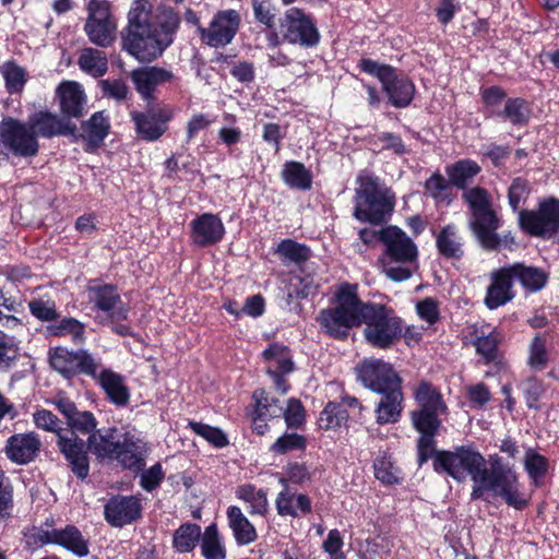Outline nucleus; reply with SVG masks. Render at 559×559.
<instances>
[{
	"label": "nucleus",
	"instance_id": "obj_29",
	"mask_svg": "<svg viewBox=\"0 0 559 559\" xmlns=\"http://www.w3.org/2000/svg\"><path fill=\"white\" fill-rule=\"evenodd\" d=\"M122 437L117 429H109L105 433H92L87 440L88 448L98 457L112 460L118 454Z\"/></svg>",
	"mask_w": 559,
	"mask_h": 559
},
{
	"label": "nucleus",
	"instance_id": "obj_56",
	"mask_svg": "<svg viewBox=\"0 0 559 559\" xmlns=\"http://www.w3.org/2000/svg\"><path fill=\"white\" fill-rule=\"evenodd\" d=\"M13 509V488L5 481L4 473L0 469V523L12 516Z\"/></svg>",
	"mask_w": 559,
	"mask_h": 559
},
{
	"label": "nucleus",
	"instance_id": "obj_9",
	"mask_svg": "<svg viewBox=\"0 0 559 559\" xmlns=\"http://www.w3.org/2000/svg\"><path fill=\"white\" fill-rule=\"evenodd\" d=\"M49 359L51 367L67 379L80 373L96 378L102 367L100 360L85 349L73 352L57 347L50 352Z\"/></svg>",
	"mask_w": 559,
	"mask_h": 559
},
{
	"label": "nucleus",
	"instance_id": "obj_20",
	"mask_svg": "<svg viewBox=\"0 0 559 559\" xmlns=\"http://www.w3.org/2000/svg\"><path fill=\"white\" fill-rule=\"evenodd\" d=\"M191 241L199 247H210L219 242L225 235L222 219L212 213L199 215L190 223Z\"/></svg>",
	"mask_w": 559,
	"mask_h": 559
},
{
	"label": "nucleus",
	"instance_id": "obj_64",
	"mask_svg": "<svg viewBox=\"0 0 559 559\" xmlns=\"http://www.w3.org/2000/svg\"><path fill=\"white\" fill-rule=\"evenodd\" d=\"M283 416L288 427H299L305 420V411L301 403L296 399H289L283 411Z\"/></svg>",
	"mask_w": 559,
	"mask_h": 559
},
{
	"label": "nucleus",
	"instance_id": "obj_46",
	"mask_svg": "<svg viewBox=\"0 0 559 559\" xmlns=\"http://www.w3.org/2000/svg\"><path fill=\"white\" fill-rule=\"evenodd\" d=\"M452 183L440 174H433L425 183L429 195L438 203L449 204L452 200Z\"/></svg>",
	"mask_w": 559,
	"mask_h": 559
},
{
	"label": "nucleus",
	"instance_id": "obj_19",
	"mask_svg": "<svg viewBox=\"0 0 559 559\" xmlns=\"http://www.w3.org/2000/svg\"><path fill=\"white\" fill-rule=\"evenodd\" d=\"M60 452L64 455L72 472L80 478H85L90 472L85 442L73 431L59 432L57 440Z\"/></svg>",
	"mask_w": 559,
	"mask_h": 559
},
{
	"label": "nucleus",
	"instance_id": "obj_43",
	"mask_svg": "<svg viewBox=\"0 0 559 559\" xmlns=\"http://www.w3.org/2000/svg\"><path fill=\"white\" fill-rule=\"evenodd\" d=\"M349 413L338 403L330 402L320 413L318 425L323 430H331L341 427L347 421Z\"/></svg>",
	"mask_w": 559,
	"mask_h": 559
},
{
	"label": "nucleus",
	"instance_id": "obj_53",
	"mask_svg": "<svg viewBox=\"0 0 559 559\" xmlns=\"http://www.w3.org/2000/svg\"><path fill=\"white\" fill-rule=\"evenodd\" d=\"M68 426L70 427L68 430L75 435L76 432L92 435L97 427V420L91 412L76 411L68 420Z\"/></svg>",
	"mask_w": 559,
	"mask_h": 559
},
{
	"label": "nucleus",
	"instance_id": "obj_23",
	"mask_svg": "<svg viewBox=\"0 0 559 559\" xmlns=\"http://www.w3.org/2000/svg\"><path fill=\"white\" fill-rule=\"evenodd\" d=\"M27 123L36 134V138L73 134L76 129L75 126L69 121L47 111L35 112L28 118Z\"/></svg>",
	"mask_w": 559,
	"mask_h": 559
},
{
	"label": "nucleus",
	"instance_id": "obj_16",
	"mask_svg": "<svg viewBox=\"0 0 559 559\" xmlns=\"http://www.w3.org/2000/svg\"><path fill=\"white\" fill-rule=\"evenodd\" d=\"M380 241L385 246L380 258L395 260L400 265H416L418 250L405 231L396 226H388L379 230Z\"/></svg>",
	"mask_w": 559,
	"mask_h": 559
},
{
	"label": "nucleus",
	"instance_id": "obj_55",
	"mask_svg": "<svg viewBox=\"0 0 559 559\" xmlns=\"http://www.w3.org/2000/svg\"><path fill=\"white\" fill-rule=\"evenodd\" d=\"M193 432H195L198 436L204 438L206 441H209L211 444L215 445L216 448H223L227 445L228 440L225 433L215 427L202 424V423H195L191 421L189 424Z\"/></svg>",
	"mask_w": 559,
	"mask_h": 559
},
{
	"label": "nucleus",
	"instance_id": "obj_40",
	"mask_svg": "<svg viewBox=\"0 0 559 559\" xmlns=\"http://www.w3.org/2000/svg\"><path fill=\"white\" fill-rule=\"evenodd\" d=\"M56 545H60L78 556H86L88 547L80 531L72 525L59 530Z\"/></svg>",
	"mask_w": 559,
	"mask_h": 559
},
{
	"label": "nucleus",
	"instance_id": "obj_31",
	"mask_svg": "<svg viewBox=\"0 0 559 559\" xmlns=\"http://www.w3.org/2000/svg\"><path fill=\"white\" fill-rule=\"evenodd\" d=\"M110 129L109 116L105 111H97L82 123V138L92 147H98Z\"/></svg>",
	"mask_w": 559,
	"mask_h": 559
},
{
	"label": "nucleus",
	"instance_id": "obj_32",
	"mask_svg": "<svg viewBox=\"0 0 559 559\" xmlns=\"http://www.w3.org/2000/svg\"><path fill=\"white\" fill-rule=\"evenodd\" d=\"M99 382L107 393L108 397L116 404H126L129 400V392L124 385L123 378L109 369L97 370V377L94 378Z\"/></svg>",
	"mask_w": 559,
	"mask_h": 559
},
{
	"label": "nucleus",
	"instance_id": "obj_25",
	"mask_svg": "<svg viewBox=\"0 0 559 559\" xmlns=\"http://www.w3.org/2000/svg\"><path fill=\"white\" fill-rule=\"evenodd\" d=\"M379 394L381 397L374 408L377 424L386 425L397 423L404 407L402 385L383 391Z\"/></svg>",
	"mask_w": 559,
	"mask_h": 559
},
{
	"label": "nucleus",
	"instance_id": "obj_49",
	"mask_svg": "<svg viewBox=\"0 0 559 559\" xmlns=\"http://www.w3.org/2000/svg\"><path fill=\"white\" fill-rule=\"evenodd\" d=\"M20 357L17 344L7 335H0V373L10 371Z\"/></svg>",
	"mask_w": 559,
	"mask_h": 559
},
{
	"label": "nucleus",
	"instance_id": "obj_28",
	"mask_svg": "<svg viewBox=\"0 0 559 559\" xmlns=\"http://www.w3.org/2000/svg\"><path fill=\"white\" fill-rule=\"evenodd\" d=\"M275 506L277 513L282 516L297 518L311 511L309 497L304 493H297L286 485L277 495Z\"/></svg>",
	"mask_w": 559,
	"mask_h": 559
},
{
	"label": "nucleus",
	"instance_id": "obj_45",
	"mask_svg": "<svg viewBox=\"0 0 559 559\" xmlns=\"http://www.w3.org/2000/svg\"><path fill=\"white\" fill-rule=\"evenodd\" d=\"M418 432H420V438L418 440V463L423 465L428 459L431 456L435 450V435L440 426V423H433L431 427L419 426L418 424H413Z\"/></svg>",
	"mask_w": 559,
	"mask_h": 559
},
{
	"label": "nucleus",
	"instance_id": "obj_6",
	"mask_svg": "<svg viewBox=\"0 0 559 559\" xmlns=\"http://www.w3.org/2000/svg\"><path fill=\"white\" fill-rule=\"evenodd\" d=\"M87 17L84 33L97 47L108 48L117 39L118 23L106 0H90L86 4Z\"/></svg>",
	"mask_w": 559,
	"mask_h": 559
},
{
	"label": "nucleus",
	"instance_id": "obj_59",
	"mask_svg": "<svg viewBox=\"0 0 559 559\" xmlns=\"http://www.w3.org/2000/svg\"><path fill=\"white\" fill-rule=\"evenodd\" d=\"M254 396L257 399L255 414L260 417L278 418L283 415L284 407L277 399L263 396V392L260 397H258L257 393H254Z\"/></svg>",
	"mask_w": 559,
	"mask_h": 559
},
{
	"label": "nucleus",
	"instance_id": "obj_10",
	"mask_svg": "<svg viewBox=\"0 0 559 559\" xmlns=\"http://www.w3.org/2000/svg\"><path fill=\"white\" fill-rule=\"evenodd\" d=\"M0 141L14 155L22 157L35 156L39 145L36 134L26 122L7 118L0 123Z\"/></svg>",
	"mask_w": 559,
	"mask_h": 559
},
{
	"label": "nucleus",
	"instance_id": "obj_17",
	"mask_svg": "<svg viewBox=\"0 0 559 559\" xmlns=\"http://www.w3.org/2000/svg\"><path fill=\"white\" fill-rule=\"evenodd\" d=\"M87 293L94 308L105 314L102 320L116 322L128 319L129 309L122 302L115 286L93 285L88 287Z\"/></svg>",
	"mask_w": 559,
	"mask_h": 559
},
{
	"label": "nucleus",
	"instance_id": "obj_60",
	"mask_svg": "<svg viewBox=\"0 0 559 559\" xmlns=\"http://www.w3.org/2000/svg\"><path fill=\"white\" fill-rule=\"evenodd\" d=\"M306 447V440L298 433H285L280 437L272 445V451L278 454H285L294 450H301Z\"/></svg>",
	"mask_w": 559,
	"mask_h": 559
},
{
	"label": "nucleus",
	"instance_id": "obj_24",
	"mask_svg": "<svg viewBox=\"0 0 559 559\" xmlns=\"http://www.w3.org/2000/svg\"><path fill=\"white\" fill-rule=\"evenodd\" d=\"M130 76L140 95L144 99H148L155 88L163 83L170 82L174 74L163 68L145 67L133 70Z\"/></svg>",
	"mask_w": 559,
	"mask_h": 559
},
{
	"label": "nucleus",
	"instance_id": "obj_12",
	"mask_svg": "<svg viewBox=\"0 0 559 559\" xmlns=\"http://www.w3.org/2000/svg\"><path fill=\"white\" fill-rule=\"evenodd\" d=\"M418 409L412 413V423L419 426L431 427L440 423L439 415L445 413L447 405L440 391L432 384L421 381L414 391Z\"/></svg>",
	"mask_w": 559,
	"mask_h": 559
},
{
	"label": "nucleus",
	"instance_id": "obj_21",
	"mask_svg": "<svg viewBox=\"0 0 559 559\" xmlns=\"http://www.w3.org/2000/svg\"><path fill=\"white\" fill-rule=\"evenodd\" d=\"M40 445V440L35 432L16 433L7 440L4 453L10 461L24 465L36 457Z\"/></svg>",
	"mask_w": 559,
	"mask_h": 559
},
{
	"label": "nucleus",
	"instance_id": "obj_26",
	"mask_svg": "<svg viewBox=\"0 0 559 559\" xmlns=\"http://www.w3.org/2000/svg\"><path fill=\"white\" fill-rule=\"evenodd\" d=\"M526 475L535 489L546 488L552 481L550 460L533 448H526Z\"/></svg>",
	"mask_w": 559,
	"mask_h": 559
},
{
	"label": "nucleus",
	"instance_id": "obj_38",
	"mask_svg": "<svg viewBox=\"0 0 559 559\" xmlns=\"http://www.w3.org/2000/svg\"><path fill=\"white\" fill-rule=\"evenodd\" d=\"M263 357L267 361V373H288L293 370L292 355L280 344L270 345L263 352Z\"/></svg>",
	"mask_w": 559,
	"mask_h": 559
},
{
	"label": "nucleus",
	"instance_id": "obj_37",
	"mask_svg": "<svg viewBox=\"0 0 559 559\" xmlns=\"http://www.w3.org/2000/svg\"><path fill=\"white\" fill-rule=\"evenodd\" d=\"M78 64L82 71L94 78H100L107 72L108 59L105 52L88 47L82 49Z\"/></svg>",
	"mask_w": 559,
	"mask_h": 559
},
{
	"label": "nucleus",
	"instance_id": "obj_61",
	"mask_svg": "<svg viewBox=\"0 0 559 559\" xmlns=\"http://www.w3.org/2000/svg\"><path fill=\"white\" fill-rule=\"evenodd\" d=\"M33 420L37 428L45 431L55 432L57 438L59 432H64L66 429L59 427V419L48 409H38L33 414Z\"/></svg>",
	"mask_w": 559,
	"mask_h": 559
},
{
	"label": "nucleus",
	"instance_id": "obj_62",
	"mask_svg": "<svg viewBox=\"0 0 559 559\" xmlns=\"http://www.w3.org/2000/svg\"><path fill=\"white\" fill-rule=\"evenodd\" d=\"M254 17L265 26L272 28L275 25V8L270 0H252Z\"/></svg>",
	"mask_w": 559,
	"mask_h": 559
},
{
	"label": "nucleus",
	"instance_id": "obj_13",
	"mask_svg": "<svg viewBox=\"0 0 559 559\" xmlns=\"http://www.w3.org/2000/svg\"><path fill=\"white\" fill-rule=\"evenodd\" d=\"M239 25L240 14L236 10L218 11L207 27L199 26L200 38L210 47H224L233 41Z\"/></svg>",
	"mask_w": 559,
	"mask_h": 559
},
{
	"label": "nucleus",
	"instance_id": "obj_36",
	"mask_svg": "<svg viewBox=\"0 0 559 559\" xmlns=\"http://www.w3.org/2000/svg\"><path fill=\"white\" fill-rule=\"evenodd\" d=\"M236 497L248 506L250 514L265 515L267 513L269 501L265 490L257 489L251 484H245L237 488Z\"/></svg>",
	"mask_w": 559,
	"mask_h": 559
},
{
	"label": "nucleus",
	"instance_id": "obj_11",
	"mask_svg": "<svg viewBox=\"0 0 559 559\" xmlns=\"http://www.w3.org/2000/svg\"><path fill=\"white\" fill-rule=\"evenodd\" d=\"M514 277H518L524 284V265L515 264L491 272L490 284L484 298V304L489 310L504 306L513 299L512 283Z\"/></svg>",
	"mask_w": 559,
	"mask_h": 559
},
{
	"label": "nucleus",
	"instance_id": "obj_8",
	"mask_svg": "<svg viewBox=\"0 0 559 559\" xmlns=\"http://www.w3.org/2000/svg\"><path fill=\"white\" fill-rule=\"evenodd\" d=\"M525 229L527 235L544 240L559 234V198L540 199L535 210H526Z\"/></svg>",
	"mask_w": 559,
	"mask_h": 559
},
{
	"label": "nucleus",
	"instance_id": "obj_57",
	"mask_svg": "<svg viewBox=\"0 0 559 559\" xmlns=\"http://www.w3.org/2000/svg\"><path fill=\"white\" fill-rule=\"evenodd\" d=\"M524 195V180L522 178H515L509 188V204L514 212H518L519 225L524 228V207L522 206Z\"/></svg>",
	"mask_w": 559,
	"mask_h": 559
},
{
	"label": "nucleus",
	"instance_id": "obj_15",
	"mask_svg": "<svg viewBox=\"0 0 559 559\" xmlns=\"http://www.w3.org/2000/svg\"><path fill=\"white\" fill-rule=\"evenodd\" d=\"M281 27L284 38L292 44L312 47L319 43L320 35L316 25L298 8H290L285 12Z\"/></svg>",
	"mask_w": 559,
	"mask_h": 559
},
{
	"label": "nucleus",
	"instance_id": "obj_58",
	"mask_svg": "<svg viewBox=\"0 0 559 559\" xmlns=\"http://www.w3.org/2000/svg\"><path fill=\"white\" fill-rule=\"evenodd\" d=\"M549 272L537 266H528L525 269V287L526 292H540L549 282Z\"/></svg>",
	"mask_w": 559,
	"mask_h": 559
},
{
	"label": "nucleus",
	"instance_id": "obj_51",
	"mask_svg": "<svg viewBox=\"0 0 559 559\" xmlns=\"http://www.w3.org/2000/svg\"><path fill=\"white\" fill-rule=\"evenodd\" d=\"M277 253L285 260L294 263H301L309 259L310 250L305 245L292 239H285L277 246Z\"/></svg>",
	"mask_w": 559,
	"mask_h": 559
},
{
	"label": "nucleus",
	"instance_id": "obj_14",
	"mask_svg": "<svg viewBox=\"0 0 559 559\" xmlns=\"http://www.w3.org/2000/svg\"><path fill=\"white\" fill-rule=\"evenodd\" d=\"M356 369L364 386L376 393L402 385V380L392 366L381 359H365Z\"/></svg>",
	"mask_w": 559,
	"mask_h": 559
},
{
	"label": "nucleus",
	"instance_id": "obj_47",
	"mask_svg": "<svg viewBox=\"0 0 559 559\" xmlns=\"http://www.w3.org/2000/svg\"><path fill=\"white\" fill-rule=\"evenodd\" d=\"M500 343V335L497 331L492 330L488 334H483L474 340L476 352L480 355L486 362L495 361L498 358V345Z\"/></svg>",
	"mask_w": 559,
	"mask_h": 559
},
{
	"label": "nucleus",
	"instance_id": "obj_50",
	"mask_svg": "<svg viewBox=\"0 0 559 559\" xmlns=\"http://www.w3.org/2000/svg\"><path fill=\"white\" fill-rule=\"evenodd\" d=\"M51 331L52 334L57 336L70 335L75 344H83L85 341L84 324L74 318H66L61 320L58 324L51 326Z\"/></svg>",
	"mask_w": 559,
	"mask_h": 559
},
{
	"label": "nucleus",
	"instance_id": "obj_63",
	"mask_svg": "<svg viewBox=\"0 0 559 559\" xmlns=\"http://www.w3.org/2000/svg\"><path fill=\"white\" fill-rule=\"evenodd\" d=\"M416 311L419 318L429 325L435 324L440 317L438 302L429 297L417 302Z\"/></svg>",
	"mask_w": 559,
	"mask_h": 559
},
{
	"label": "nucleus",
	"instance_id": "obj_44",
	"mask_svg": "<svg viewBox=\"0 0 559 559\" xmlns=\"http://www.w3.org/2000/svg\"><path fill=\"white\" fill-rule=\"evenodd\" d=\"M548 362L547 338L542 334H536L530 344L527 364L533 370L543 371L548 366Z\"/></svg>",
	"mask_w": 559,
	"mask_h": 559
},
{
	"label": "nucleus",
	"instance_id": "obj_48",
	"mask_svg": "<svg viewBox=\"0 0 559 559\" xmlns=\"http://www.w3.org/2000/svg\"><path fill=\"white\" fill-rule=\"evenodd\" d=\"M10 93H19L26 83V71L14 62H5L0 70Z\"/></svg>",
	"mask_w": 559,
	"mask_h": 559
},
{
	"label": "nucleus",
	"instance_id": "obj_7",
	"mask_svg": "<svg viewBox=\"0 0 559 559\" xmlns=\"http://www.w3.org/2000/svg\"><path fill=\"white\" fill-rule=\"evenodd\" d=\"M360 68L364 72L379 79L394 107L401 108L409 105L415 92V86L409 80L397 76L392 67L371 59L361 60Z\"/></svg>",
	"mask_w": 559,
	"mask_h": 559
},
{
	"label": "nucleus",
	"instance_id": "obj_39",
	"mask_svg": "<svg viewBox=\"0 0 559 559\" xmlns=\"http://www.w3.org/2000/svg\"><path fill=\"white\" fill-rule=\"evenodd\" d=\"M201 554L205 559H225L226 549L218 534L217 526H207L200 539Z\"/></svg>",
	"mask_w": 559,
	"mask_h": 559
},
{
	"label": "nucleus",
	"instance_id": "obj_2",
	"mask_svg": "<svg viewBox=\"0 0 559 559\" xmlns=\"http://www.w3.org/2000/svg\"><path fill=\"white\" fill-rule=\"evenodd\" d=\"M435 468L443 471L454 479L464 480L471 476L474 481L472 498L478 499L485 492L502 497L509 506L522 509L523 501L518 490V479L510 468L495 463L488 469L485 459L475 451L460 448L454 452H439L435 459Z\"/></svg>",
	"mask_w": 559,
	"mask_h": 559
},
{
	"label": "nucleus",
	"instance_id": "obj_30",
	"mask_svg": "<svg viewBox=\"0 0 559 559\" xmlns=\"http://www.w3.org/2000/svg\"><path fill=\"white\" fill-rule=\"evenodd\" d=\"M436 246L441 255L447 259H461L463 257V239L455 225L444 226L436 236Z\"/></svg>",
	"mask_w": 559,
	"mask_h": 559
},
{
	"label": "nucleus",
	"instance_id": "obj_1",
	"mask_svg": "<svg viewBox=\"0 0 559 559\" xmlns=\"http://www.w3.org/2000/svg\"><path fill=\"white\" fill-rule=\"evenodd\" d=\"M317 322L322 332L343 340L349 330L365 324L366 341L378 348H389L402 335V321L393 310L379 304H365L357 294V285L342 283L336 286L328 308L321 309Z\"/></svg>",
	"mask_w": 559,
	"mask_h": 559
},
{
	"label": "nucleus",
	"instance_id": "obj_22",
	"mask_svg": "<svg viewBox=\"0 0 559 559\" xmlns=\"http://www.w3.org/2000/svg\"><path fill=\"white\" fill-rule=\"evenodd\" d=\"M105 519L115 527H121L141 515V506L134 497L117 496L105 504Z\"/></svg>",
	"mask_w": 559,
	"mask_h": 559
},
{
	"label": "nucleus",
	"instance_id": "obj_42",
	"mask_svg": "<svg viewBox=\"0 0 559 559\" xmlns=\"http://www.w3.org/2000/svg\"><path fill=\"white\" fill-rule=\"evenodd\" d=\"M282 176L285 183L293 188L307 190L311 187V175L301 163H286Z\"/></svg>",
	"mask_w": 559,
	"mask_h": 559
},
{
	"label": "nucleus",
	"instance_id": "obj_33",
	"mask_svg": "<svg viewBox=\"0 0 559 559\" xmlns=\"http://www.w3.org/2000/svg\"><path fill=\"white\" fill-rule=\"evenodd\" d=\"M229 526L238 544L249 545L257 539V532L251 522L246 518L239 507H230L227 510Z\"/></svg>",
	"mask_w": 559,
	"mask_h": 559
},
{
	"label": "nucleus",
	"instance_id": "obj_27",
	"mask_svg": "<svg viewBox=\"0 0 559 559\" xmlns=\"http://www.w3.org/2000/svg\"><path fill=\"white\" fill-rule=\"evenodd\" d=\"M60 107L63 115L79 118L83 115L86 96L76 82H63L58 87Z\"/></svg>",
	"mask_w": 559,
	"mask_h": 559
},
{
	"label": "nucleus",
	"instance_id": "obj_54",
	"mask_svg": "<svg viewBox=\"0 0 559 559\" xmlns=\"http://www.w3.org/2000/svg\"><path fill=\"white\" fill-rule=\"evenodd\" d=\"M378 264L380 265L382 272L392 281L403 282L408 280L412 276L413 269L412 265H400V263L395 260H390L389 258H379Z\"/></svg>",
	"mask_w": 559,
	"mask_h": 559
},
{
	"label": "nucleus",
	"instance_id": "obj_3",
	"mask_svg": "<svg viewBox=\"0 0 559 559\" xmlns=\"http://www.w3.org/2000/svg\"><path fill=\"white\" fill-rule=\"evenodd\" d=\"M179 23V15L171 9L154 15L148 0H134L121 34L122 48L140 61H152L173 43Z\"/></svg>",
	"mask_w": 559,
	"mask_h": 559
},
{
	"label": "nucleus",
	"instance_id": "obj_35",
	"mask_svg": "<svg viewBox=\"0 0 559 559\" xmlns=\"http://www.w3.org/2000/svg\"><path fill=\"white\" fill-rule=\"evenodd\" d=\"M480 166L472 159H461L447 167L445 171L452 186L465 189L480 173Z\"/></svg>",
	"mask_w": 559,
	"mask_h": 559
},
{
	"label": "nucleus",
	"instance_id": "obj_4",
	"mask_svg": "<svg viewBox=\"0 0 559 559\" xmlns=\"http://www.w3.org/2000/svg\"><path fill=\"white\" fill-rule=\"evenodd\" d=\"M358 180L355 217L371 224H380L389 219L394 207V197L370 175H360Z\"/></svg>",
	"mask_w": 559,
	"mask_h": 559
},
{
	"label": "nucleus",
	"instance_id": "obj_5",
	"mask_svg": "<svg viewBox=\"0 0 559 559\" xmlns=\"http://www.w3.org/2000/svg\"><path fill=\"white\" fill-rule=\"evenodd\" d=\"M463 200L468 204L473 217L469 226L481 246L495 247L497 239L493 230L499 228V219L491 207L490 195L487 190L474 187L464 191Z\"/></svg>",
	"mask_w": 559,
	"mask_h": 559
},
{
	"label": "nucleus",
	"instance_id": "obj_41",
	"mask_svg": "<svg viewBox=\"0 0 559 559\" xmlns=\"http://www.w3.org/2000/svg\"><path fill=\"white\" fill-rule=\"evenodd\" d=\"M201 536L199 525L193 523L183 524L174 534V547L180 552H189L194 549Z\"/></svg>",
	"mask_w": 559,
	"mask_h": 559
},
{
	"label": "nucleus",
	"instance_id": "obj_34",
	"mask_svg": "<svg viewBox=\"0 0 559 559\" xmlns=\"http://www.w3.org/2000/svg\"><path fill=\"white\" fill-rule=\"evenodd\" d=\"M144 451L145 445L139 438L124 433L116 460L127 468H138L143 459Z\"/></svg>",
	"mask_w": 559,
	"mask_h": 559
},
{
	"label": "nucleus",
	"instance_id": "obj_52",
	"mask_svg": "<svg viewBox=\"0 0 559 559\" xmlns=\"http://www.w3.org/2000/svg\"><path fill=\"white\" fill-rule=\"evenodd\" d=\"M374 476L383 484H396L400 480V471L396 468L391 459L383 455L376 459L373 463Z\"/></svg>",
	"mask_w": 559,
	"mask_h": 559
},
{
	"label": "nucleus",
	"instance_id": "obj_18",
	"mask_svg": "<svg viewBox=\"0 0 559 559\" xmlns=\"http://www.w3.org/2000/svg\"><path fill=\"white\" fill-rule=\"evenodd\" d=\"M131 117L142 139L156 141L167 131L174 110L170 107H162L146 112H132Z\"/></svg>",
	"mask_w": 559,
	"mask_h": 559
}]
</instances>
